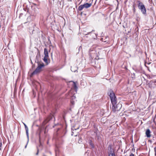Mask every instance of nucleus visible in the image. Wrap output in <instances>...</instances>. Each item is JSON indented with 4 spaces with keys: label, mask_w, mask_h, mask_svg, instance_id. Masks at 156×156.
I'll return each mask as SVG.
<instances>
[{
    "label": "nucleus",
    "mask_w": 156,
    "mask_h": 156,
    "mask_svg": "<svg viewBox=\"0 0 156 156\" xmlns=\"http://www.w3.org/2000/svg\"><path fill=\"white\" fill-rule=\"evenodd\" d=\"M114 151L113 149L112 148V145H109L108 147V156H110V155L114 153Z\"/></svg>",
    "instance_id": "nucleus-4"
},
{
    "label": "nucleus",
    "mask_w": 156,
    "mask_h": 156,
    "mask_svg": "<svg viewBox=\"0 0 156 156\" xmlns=\"http://www.w3.org/2000/svg\"><path fill=\"white\" fill-rule=\"evenodd\" d=\"M71 82H72V81ZM72 82H73V86H74L75 89H76L77 88V86L76 85V84L73 81H72Z\"/></svg>",
    "instance_id": "nucleus-11"
},
{
    "label": "nucleus",
    "mask_w": 156,
    "mask_h": 156,
    "mask_svg": "<svg viewBox=\"0 0 156 156\" xmlns=\"http://www.w3.org/2000/svg\"><path fill=\"white\" fill-rule=\"evenodd\" d=\"M71 70L72 71H73V72H75V71H73V70H72V69H71Z\"/></svg>",
    "instance_id": "nucleus-23"
},
{
    "label": "nucleus",
    "mask_w": 156,
    "mask_h": 156,
    "mask_svg": "<svg viewBox=\"0 0 156 156\" xmlns=\"http://www.w3.org/2000/svg\"><path fill=\"white\" fill-rule=\"evenodd\" d=\"M109 94L112 104V110L114 112H117L120 110L122 107V105L119 103L117 104L116 97L112 91H110Z\"/></svg>",
    "instance_id": "nucleus-1"
},
{
    "label": "nucleus",
    "mask_w": 156,
    "mask_h": 156,
    "mask_svg": "<svg viewBox=\"0 0 156 156\" xmlns=\"http://www.w3.org/2000/svg\"><path fill=\"white\" fill-rule=\"evenodd\" d=\"M129 156H134V154H133V153H131Z\"/></svg>",
    "instance_id": "nucleus-18"
},
{
    "label": "nucleus",
    "mask_w": 156,
    "mask_h": 156,
    "mask_svg": "<svg viewBox=\"0 0 156 156\" xmlns=\"http://www.w3.org/2000/svg\"><path fill=\"white\" fill-rule=\"evenodd\" d=\"M111 155V156H115V154L114 153H113V154H112Z\"/></svg>",
    "instance_id": "nucleus-19"
},
{
    "label": "nucleus",
    "mask_w": 156,
    "mask_h": 156,
    "mask_svg": "<svg viewBox=\"0 0 156 156\" xmlns=\"http://www.w3.org/2000/svg\"><path fill=\"white\" fill-rule=\"evenodd\" d=\"M48 141H47V144H48Z\"/></svg>",
    "instance_id": "nucleus-26"
},
{
    "label": "nucleus",
    "mask_w": 156,
    "mask_h": 156,
    "mask_svg": "<svg viewBox=\"0 0 156 156\" xmlns=\"http://www.w3.org/2000/svg\"><path fill=\"white\" fill-rule=\"evenodd\" d=\"M154 151L155 152L154 156H156V146L154 147Z\"/></svg>",
    "instance_id": "nucleus-13"
},
{
    "label": "nucleus",
    "mask_w": 156,
    "mask_h": 156,
    "mask_svg": "<svg viewBox=\"0 0 156 156\" xmlns=\"http://www.w3.org/2000/svg\"><path fill=\"white\" fill-rule=\"evenodd\" d=\"M89 142V144L90 145V146L92 148H94V145L93 144V143H92L91 140H89V142Z\"/></svg>",
    "instance_id": "nucleus-9"
},
{
    "label": "nucleus",
    "mask_w": 156,
    "mask_h": 156,
    "mask_svg": "<svg viewBox=\"0 0 156 156\" xmlns=\"http://www.w3.org/2000/svg\"><path fill=\"white\" fill-rule=\"evenodd\" d=\"M79 127H78L76 129H75L74 128V127H73L72 128V129L73 130H77V129H79Z\"/></svg>",
    "instance_id": "nucleus-14"
},
{
    "label": "nucleus",
    "mask_w": 156,
    "mask_h": 156,
    "mask_svg": "<svg viewBox=\"0 0 156 156\" xmlns=\"http://www.w3.org/2000/svg\"><path fill=\"white\" fill-rule=\"evenodd\" d=\"M26 134H27V139H28V140H29V134H28V130L26 131Z\"/></svg>",
    "instance_id": "nucleus-12"
},
{
    "label": "nucleus",
    "mask_w": 156,
    "mask_h": 156,
    "mask_svg": "<svg viewBox=\"0 0 156 156\" xmlns=\"http://www.w3.org/2000/svg\"><path fill=\"white\" fill-rule=\"evenodd\" d=\"M38 152H39V149L38 148H37V153H36V155H38Z\"/></svg>",
    "instance_id": "nucleus-16"
},
{
    "label": "nucleus",
    "mask_w": 156,
    "mask_h": 156,
    "mask_svg": "<svg viewBox=\"0 0 156 156\" xmlns=\"http://www.w3.org/2000/svg\"><path fill=\"white\" fill-rule=\"evenodd\" d=\"M44 57H48V50L46 48H45L44 49Z\"/></svg>",
    "instance_id": "nucleus-5"
},
{
    "label": "nucleus",
    "mask_w": 156,
    "mask_h": 156,
    "mask_svg": "<svg viewBox=\"0 0 156 156\" xmlns=\"http://www.w3.org/2000/svg\"><path fill=\"white\" fill-rule=\"evenodd\" d=\"M48 57H44L43 59V60L44 62L46 63L47 64H48L49 62L48 60Z\"/></svg>",
    "instance_id": "nucleus-7"
},
{
    "label": "nucleus",
    "mask_w": 156,
    "mask_h": 156,
    "mask_svg": "<svg viewBox=\"0 0 156 156\" xmlns=\"http://www.w3.org/2000/svg\"><path fill=\"white\" fill-rule=\"evenodd\" d=\"M82 5L83 6V8H85V4H84L83 5Z\"/></svg>",
    "instance_id": "nucleus-20"
},
{
    "label": "nucleus",
    "mask_w": 156,
    "mask_h": 156,
    "mask_svg": "<svg viewBox=\"0 0 156 156\" xmlns=\"http://www.w3.org/2000/svg\"><path fill=\"white\" fill-rule=\"evenodd\" d=\"M84 4L85 6V8H88L90 7L91 5V3H86Z\"/></svg>",
    "instance_id": "nucleus-8"
},
{
    "label": "nucleus",
    "mask_w": 156,
    "mask_h": 156,
    "mask_svg": "<svg viewBox=\"0 0 156 156\" xmlns=\"http://www.w3.org/2000/svg\"><path fill=\"white\" fill-rule=\"evenodd\" d=\"M83 9V7L82 5H81L78 7V10L79 11H81Z\"/></svg>",
    "instance_id": "nucleus-10"
},
{
    "label": "nucleus",
    "mask_w": 156,
    "mask_h": 156,
    "mask_svg": "<svg viewBox=\"0 0 156 156\" xmlns=\"http://www.w3.org/2000/svg\"><path fill=\"white\" fill-rule=\"evenodd\" d=\"M42 146V145H41V144H40V145H39V147H40V146Z\"/></svg>",
    "instance_id": "nucleus-24"
},
{
    "label": "nucleus",
    "mask_w": 156,
    "mask_h": 156,
    "mask_svg": "<svg viewBox=\"0 0 156 156\" xmlns=\"http://www.w3.org/2000/svg\"><path fill=\"white\" fill-rule=\"evenodd\" d=\"M9 43H8V46H9Z\"/></svg>",
    "instance_id": "nucleus-27"
},
{
    "label": "nucleus",
    "mask_w": 156,
    "mask_h": 156,
    "mask_svg": "<svg viewBox=\"0 0 156 156\" xmlns=\"http://www.w3.org/2000/svg\"><path fill=\"white\" fill-rule=\"evenodd\" d=\"M90 33V32H89L87 34H85L86 35H87L89 34Z\"/></svg>",
    "instance_id": "nucleus-25"
},
{
    "label": "nucleus",
    "mask_w": 156,
    "mask_h": 156,
    "mask_svg": "<svg viewBox=\"0 0 156 156\" xmlns=\"http://www.w3.org/2000/svg\"><path fill=\"white\" fill-rule=\"evenodd\" d=\"M23 124H24V125L25 126H27L25 123H23Z\"/></svg>",
    "instance_id": "nucleus-22"
},
{
    "label": "nucleus",
    "mask_w": 156,
    "mask_h": 156,
    "mask_svg": "<svg viewBox=\"0 0 156 156\" xmlns=\"http://www.w3.org/2000/svg\"><path fill=\"white\" fill-rule=\"evenodd\" d=\"M138 6L139 9L140 10L143 14H146V10L144 5L142 3L139 1H138Z\"/></svg>",
    "instance_id": "nucleus-3"
},
{
    "label": "nucleus",
    "mask_w": 156,
    "mask_h": 156,
    "mask_svg": "<svg viewBox=\"0 0 156 156\" xmlns=\"http://www.w3.org/2000/svg\"><path fill=\"white\" fill-rule=\"evenodd\" d=\"M151 132L149 129H147L146 132V134L147 137H150L151 135L150 134Z\"/></svg>",
    "instance_id": "nucleus-6"
},
{
    "label": "nucleus",
    "mask_w": 156,
    "mask_h": 156,
    "mask_svg": "<svg viewBox=\"0 0 156 156\" xmlns=\"http://www.w3.org/2000/svg\"><path fill=\"white\" fill-rule=\"evenodd\" d=\"M28 142H29V140H27V144H26V145H25V148L27 147V144H28Z\"/></svg>",
    "instance_id": "nucleus-17"
},
{
    "label": "nucleus",
    "mask_w": 156,
    "mask_h": 156,
    "mask_svg": "<svg viewBox=\"0 0 156 156\" xmlns=\"http://www.w3.org/2000/svg\"><path fill=\"white\" fill-rule=\"evenodd\" d=\"M44 65L43 63H38V66L35 70L31 74V76H32L40 72L41 70V68L44 66Z\"/></svg>",
    "instance_id": "nucleus-2"
},
{
    "label": "nucleus",
    "mask_w": 156,
    "mask_h": 156,
    "mask_svg": "<svg viewBox=\"0 0 156 156\" xmlns=\"http://www.w3.org/2000/svg\"><path fill=\"white\" fill-rule=\"evenodd\" d=\"M74 98H75V96H73V97H72L73 99Z\"/></svg>",
    "instance_id": "nucleus-21"
},
{
    "label": "nucleus",
    "mask_w": 156,
    "mask_h": 156,
    "mask_svg": "<svg viewBox=\"0 0 156 156\" xmlns=\"http://www.w3.org/2000/svg\"><path fill=\"white\" fill-rule=\"evenodd\" d=\"M25 129H26V131L28 130V128L27 126H25Z\"/></svg>",
    "instance_id": "nucleus-15"
},
{
    "label": "nucleus",
    "mask_w": 156,
    "mask_h": 156,
    "mask_svg": "<svg viewBox=\"0 0 156 156\" xmlns=\"http://www.w3.org/2000/svg\"><path fill=\"white\" fill-rule=\"evenodd\" d=\"M56 156H57V153H56Z\"/></svg>",
    "instance_id": "nucleus-28"
}]
</instances>
